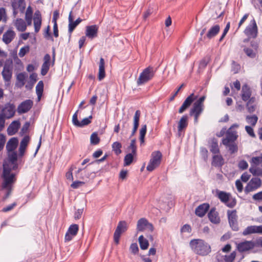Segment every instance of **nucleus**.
<instances>
[{
  "label": "nucleus",
  "instance_id": "f257e3e1",
  "mask_svg": "<svg viewBox=\"0 0 262 262\" xmlns=\"http://www.w3.org/2000/svg\"><path fill=\"white\" fill-rule=\"evenodd\" d=\"M189 245L193 252L201 256H206L211 251L210 246L201 239H192Z\"/></svg>",
  "mask_w": 262,
  "mask_h": 262
},
{
  "label": "nucleus",
  "instance_id": "f03ea898",
  "mask_svg": "<svg viewBox=\"0 0 262 262\" xmlns=\"http://www.w3.org/2000/svg\"><path fill=\"white\" fill-rule=\"evenodd\" d=\"M216 196L221 202L225 204L229 208H232L236 204V200L235 198H233L230 193L217 190Z\"/></svg>",
  "mask_w": 262,
  "mask_h": 262
},
{
  "label": "nucleus",
  "instance_id": "7ed1b4c3",
  "mask_svg": "<svg viewBox=\"0 0 262 262\" xmlns=\"http://www.w3.org/2000/svg\"><path fill=\"white\" fill-rule=\"evenodd\" d=\"M155 71L154 68L150 66L145 68L140 74L137 79V84L138 85L144 84L151 80L154 77Z\"/></svg>",
  "mask_w": 262,
  "mask_h": 262
},
{
  "label": "nucleus",
  "instance_id": "20e7f679",
  "mask_svg": "<svg viewBox=\"0 0 262 262\" xmlns=\"http://www.w3.org/2000/svg\"><path fill=\"white\" fill-rule=\"evenodd\" d=\"M162 158V154L160 151H153L151 154V158L146 167L147 170L152 171L158 167L161 162Z\"/></svg>",
  "mask_w": 262,
  "mask_h": 262
},
{
  "label": "nucleus",
  "instance_id": "39448f33",
  "mask_svg": "<svg viewBox=\"0 0 262 262\" xmlns=\"http://www.w3.org/2000/svg\"><path fill=\"white\" fill-rule=\"evenodd\" d=\"M9 170L5 169L3 171L2 177L3 178V182L2 183L3 189L8 188L11 187V185L16 181V174L15 173H10Z\"/></svg>",
  "mask_w": 262,
  "mask_h": 262
},
{
  "label": "nucleus",
  "instance_id": "423d86ee",
  "mask_svg": "<svg viewBox=\"0 0 262 262\" xmlns=\"http://www.w3.org/2000/svg\"><path fill=\"white\" fill-rule=\"evenodd\" d=\"M238 125L236 124H233L227 131L226 137L222 139V143L223 145H227L229 142H235L237 137V132L233 130L234 127H237Z\"/></svg>",
  "mask_w": 262,
  "mask_h": 262
},
{
  "label": "nucleus",
  "instance_id": "0eeeda50",
  "mask_svg": "<svg viewBox=\"0 0 262 262\" xmlns=\"http://www.w3.org/2000/svg\"><path fill=\"white\" fill-rule=\"evenodd\" d=\"M128 228L127 224L125 221H120L114 233V240L116 244L119 242L121 235L125 232Z\"/></svg>",
  "mask_w": 262,
  "mask_h": 262
},
{
  "label": "nucleus",
  "instance_id": "6e6552de",
  "mask_svg": "<svg viewBox=\"0 0 262 262\" xmlns=\"http://www.w3.org/2000/svg\"><path fill=\"white\" fill-rule=\"evenodd\" d=\"M244 33L249 38H255L257 37L258 28L254 19L251 20L249 25L245 29Z\"/></svg>",
  "mask_w": 262,
  "mask_h": 262
},
{
  "label": "nucleus",
  "instance_id": "1a4fd4ad",
  "mask_svg": "<svg viewBox=\"0 0 262 262\" xmlns=\"http://www.w3.org/2000/svg\"><path fill=\"white\" fill-rule=\"evenodd\" d=\"M12 60L9 62H6L4 64L2 75L5 82H9L11 81L13 73Z\"/></svg>",
  "mask_w": 262,
  "mask_h": 262
},
{
  "label": "nucleus",
  "instance_id": "9d476101",
  "mask_svg": "<svg viewBox=\"0 0 262 262\" xmlns=\"http://www.w3.org/2000/svg\"><path fill=\"white\" fill-rule=\"evenodd\" d=\"M15 113V106L13 103H7L2 110L0 114H2L5 118L10 119L12 118Z\"/></svg>",
  "mask_w": 262,
  "mask_h": 262
},
{
  "label": "nucleus",
  "instance_id": "9b49d317",
  "mask_svg": "<svg viewBox=\"0 0 262 262\" xmlns=\"http://www.w3.org/2000/svg\"><path fill=\"white\" fill-rule=\"evenodd\" d=\"M228 219L230 226L234 231H237L239 229L238 223H237V215L236 214V211L228 210L227 211Z\"/></svg>",
  "mask_w": 262,
  "mask_h": 262
},
{
  "label": "nucleus",
  "instance_id": "f8f14e48",
  "mask_svg": "<svg viewBox=\"0 0 262 262\" xmlns=\"http://www.w3.org/2000/svg\"><path fill=\"white\" fill-rule=\"evenodd\" d=\"M261 185V181L258 178H252L245 188L246 193L253 191L260 187Z\"/></svg>",
  "mask_w": 262,
  "mask_h": 262
},
{
  "label": "nucleus",
  "instance_id": "ddd939ff",
  "mask_svg": "<svg viewBox=\"0 0 262 262\" xmlns=\"http://www.w3.org/2000/svg\"><path fill=\"white\" fill-rule=\"evenodd\" d=\"M79 230V226L77 224H72L71 225L68 231H67L65 236H64V241L65 242H70L71 241L73 238L75 236Z\"/></svg>",
  "mask_w": 262,
  "mask_h": 262
},
{
  "label": "nucleus",
  "instance_id": "4468645a",
  "mask_svg": "<svg viewBox=\"0 0 262 262\" xmlns=\"http://www.w3.org/2000/svg\"><path fill=\"white\" fill-rule=\"evenodd\" d=\"M237 250L241 253L253 249L254 248V242L253 241H245L237 245Z\"/></svg>",
  "mask_w": 262,
  "mask_h": 262
},
{
  "label": "nucleus",
  "instance_id": "2eb2a0df",
  "mask_svg": "<svg viewBox=\"0 0 262 262\" xmlns=\"http://www.w3.org/2000/svg\"><path fill=\"white\" fill-rule=\"evenodd\" d=\"M33 102L30 99L23 101L17 107V112L19 114L27 113L32 107Z\"/></svg>",
  "mask_w": 262,
  "mask_h": 262
},
{
  "label": "nucleus",
  "instance_id": "dca6fc26",
  "mask_svg": "<svg viewBox=\"0 0 262 262\" xmlns=\"http://www.w3.org/2000/svg\"><path fill=\"white\" fill-rule=\"evenodd\" d=\"M203 106L195 103H193L192 107L190 110L189 115L191 116H194L195 123L198 122L199 117L203 112Z\"/></svg>",
  "mask_w": 262,
  "mask_h": 262
},
{
  "label": "nucleus",
  "instance_id": "f3484780",
  "mask_svg": "<svg viewBox=\"0 0 262 262\" xmlns=\"http://www.w3.org/2000/svg\"><path fill=\"white\" fill-rule=\"evenodd\" d=\"M98 26L96 25L86 26L85 36L91 39L96 37L98 35Z\"/></svg>",
  "mask_w": 262,
  "mask_h": 262
},
{
  "label": "nucleus",
  "instance_id": "a211bd4d",
  "mask_svg": "<svg viewBox=\"0 0 262 262\" xmlns=\"http://www.w3.org/2000/svg\"><path fill=\"white\" fill-rule=\"evenodd\" d=\"M69 28L68 32L71 36L72 33L74 30L75 28L82 21L80 18H78L75 21H74L73 17L72 14V11L70 12L69 15Z\"/></svg>",
  "mask_w": 262,
  "mask_h": 262
},
{
  "label": "nucleus",
  "instance_id": "6ab92c4d",
  "mask_svg": "<svg viewBox=\"0 0 262 262\" xmlns=\"http://www.w3.org/2000/svg\"><path fill=\"white\" fill-rule=\"evenodd\" d=\"M197 98V96H194L193 93L190 95L184 101L182 106L179 110V113L181 114L183 113L192 104L193 101Z\"/></svg>",
  "mask_w": 262,
  "mask_h": 262
},
{
  "label": "nucleus",
  "instance_id": "aec40b11",
  "mask_svg": "<svg viewBox=\"0 0 262 262\" xmlns=\"http://www.w3.org/2000/svg\"><path fill=\"white\" fill-rule=\"evenodd\" d=\"M51 56L49 54H46L43 57V63L41 68V74L45 76L48 72L50 67Z\"/></svg>",
  "mask_w": 262,
  "mask_h": 262
},
{
  "label": "nucleus",
  "instance_id": "412c9836",
  "mask_svg": "<svg viewBox=\"0 0 262 262\" xmlns=\"http://www.w3.org/2000/svg\"><path fill=\"white\" fill-rule=\"evenodd\" d=\"M261 225L260 226H249L246 228L242 232L244 236H246L253 233L261 234Z\"/></svg>",
  "mask_w": 262,
  "mask_h": 262
},
{
  "label": "nucleus",
  "instance_id": "4be33fe9",
  "mask_svg": "<svg viewBox=\"0 0 262 262\" xmlns=\"http://www.w3.org/2000/svg\"><path fill=\"white\" fill-rule=\"evenodd\" d=\"M188 124V116H183L178 122V134L179 137L181 136L182 132L186 128Z\"/></svg>",
  "mask_w": 262,
  "mask_h": 262
},
{
  "label": "nucleus",
  "instance_id": "5701e85b",
  "mask_svg": "<svg viewBox=\"0 0 262 262\" xmlns=\"http://www.w3.org/2000/svg\"><path fill=\"white\" fill-rule=\"evenodd\" d=\"M41 21L42 19L41 13L39 10H36L35 12L33 18L34 30L36 33L38 32L40 29Z\"/></svg>",
  "mask_w": 262,
  "mask_h": 262
},
{
  "label": "nucleus",
  "instance_id": "b1692460",
  "mask_svg": "<svg viewBox=\"0 0 262 262\" xmlns=\"http://www.w3.org/2000/svg\"><path fill=\"white\" fill-rule=\"evenodd\" d=\"M252 91L250 86L246 83L244 84L242 88L241 97L244 101H247L250 98Z\"/></svg>",
  "mask_w": 262,
  "mask_h": 262
},
{
  "label": "nucleus",
  "instance_id": "393cba45",
  "mask_svg": "<svg viewBox=\"0 0 262 262\" xmlns=\"http://www.w3.org/2000/svg\"><path fill=\"white\" fill-rule=\"evenodd\" d=\"M209 207V205L208 203H204L200 205L195 209V214L199 217H203L208 210Z\"/></svg>",
  "mask_w": 262,
  "mask_h": 262
},
{
  "label": "nucleus",
  "instance_id": "a878e982",
  "mask_svg": "<svg viewBox=\"0 0 262 262\" xmlns=\"http://www.w3.org/2000/svg\"><path fill=\"white\" fill-rule=\"evenodd\" d=\"M20 125V123L19 121H13L12 123L9 125L7 128V133L9 136H12L15 134Z\"/></svg>",
  "mask_w": 262,
  "mask_h": 262
},
{
  "label": "nucleus",
  "instance_id": "bb28decb",
  "mask_svg": "<svg viewBox=\"0 0 262 262\" xmlns=\"http://www.w3.org/2000/svg\"><path fill=\"white\" fill-rule=\"evenodd\" d=\"M208 218L210 221L213 224H219L220 222V218L219 213L215 210V208H211L208 214Z\"/></svg>",
  "mask_w": 262,
  "mask_h": 262
},
{
  "label": "nucleus",
  "instance_id": "cd10ccee",
  "mask_svg": "<svg viewBox=\"0 0 262 262\" xmlns=\"http://www.w3.org/2000/svg\"><path fill=\"white\" fill-rule=\"evenodd\" d=\"M18 144V140L17 138H11L6 144V149L8 152L15 151Z\"/></svg>",
  "mask_w": 262,
  "mask_h": 262
},
{
  "label": "nucleus",
  "instance_id": "c85d7f7f",
  "mask_svg": "<svg viewBox=\"0 0 262 262\" xmlns=\"http://www.w3.org/2000/svg\"><path fill=\"white\" fill-rule=\"evenodd\" d=\"M14 5L21 13L24 12L26 6L25 0H13L11 2L12 7H13Z\"/></svg>",
  "mask_w": 262,
  "mask_h": 262
},
{
  "label": "nucleus",
  "instance_id": "c756f323",
  "mask_svg": "<svg viewBox=\"0 0 262 262\" xmlns=\"http://www.w3.org/2000/svg\"><path fill=\"white\" fill-rule=\"evenodd\" d=\"M104 65V60L102 57H101L100 59V61L99 63V72L98 78L99 81H101L105 77Z\"/></svg>",
  "mask_w": 262,
  "mask_h": 262
},
{
  "label": "nucleus",
  "instance_id": "7c9ffc66",
  "mask_svg": "<svg viewBox=\"0 0 262 262\" xmlns=\"http://www.w3.org/2000/svg\"><path fill=\"white\" fill-rule=\"evenodd\" d=\"M15 35L14 31L8 30L3 36V40L7 45L10 43L14 39Z\"/></svg>",
  "mask_w": 262,
  "mask_h": 262
},
{
  "label": "nucleus",
  "instance_id": "2f4dec72",
  "mask_svg": "<svg viewBox=\"0 0 262 262\" xmlns=\"http://www.w3.org/2000/svg\"><path fill=\"white\" fill-rule=\"evenodd\" d=\"M224 164V160L221 155H214L212 157L211 164L215 167H221Z\"/></svg>",
  "mask_w": 262,
  "mask_h": 262
},
{
  "label": "nucleus",
  "instance_id": "473e14b6",
  "mask_svg": "<svg viewBox=\"0 0 262 262\" xmlns=\"http://www.w3.org/2000/svg\"><path fill=\"white\" fill-rule=\"evenodd\" d=\"M14 26L19 32H24L27 29V24L22 18H17L14 22Z\"/></svg>",
  "mask_w": 262,
  "mask_h": 262
},
{
  "label": "nucleus",
  "instance_id": "72a5a7b5",
  "mask_svg": "<svg viewBox=\"0 0 262 262\" xmlns=\"http://www.w3.org/2000/svg\"><path fill=\"white\" fill-rule=\"evenodd\" d=\"M27 77V75L25 73H20L18 74L16 76V86L19 88H22L25 84V81Z\"/></svg>",
  "mask_w": 262,
  "mask_h": 262
},
{
  "label": "nucleus",
  "instance_id": "f704fd0d",
  "mask_svg": "<svg viewBox=\"0 0 262 262\" xmlns=\"http://www.w3.org/2000/svg\"><path fill=\"white\" fill-rule=\"evenodd\" d=\"M210 151L213 154H219L220 152L218 145V142L216 139L213 138L211 139L210 145Z\"/></svg>",
  "mask_w": 262,
  "mask_h": 262
},
{
  "label": "nucleus",
  "instance_id": "c9c22d12",
  "mask_svg": "<svg viewBox=\"0 0 262 262\" xmlns=\"http://www.w3.org/2000/svg\"><path fill=\"white\" fill-rule=\"evenodd\" d=\"M220 30V27L219 25H216L212 27L208 31L206 34V36L208 38L211 39L212 37L215 36Z\"/></svg>",
  "mask_w": 262,
  "mask_h": 262
},
{
  "label": "nucleus",
  "instance_id": "e433bc0d",
  "mask_svg": "<svg viewBox=\"0 0 262 262\" xmlns=\"http://www.w3.org/2000/svg\"><path fill=\"white\" fill-rule=\"evenodd\" d=\"M44 84L42 80L39 81L36 86V93L37 96V101H40L43 92Z\"/></svg>",
  "mask_w": 262,
  "mask_h": 262
},
{
  "label": "nucleus",
  "instance_id": "4c0bfd02",
  "mask_svg": "<svg viewBox=\"0 0 262 262\" xmlns=\"http://www.w3.org/2000/svg\"><path fill=\"white\" fill-rule=\"evenodd\" d=\"M148 221L145 218H141L137 222V230L138 231H143L146 229Z\"/></svg>",
  "mask_w": 262,
  "mask_h": 262
},
{
  "label": "nucleus",
  "instance_id": "58836bf2",
  "mask_svg": "<svg viewBox=\"0 0 262 262\" xmlns=\"http://www.w3.org/2000/svg\"><path fill=\"white\" fill-rule=\"evenodd\" d=\"M18 164H12L9 161H5L3 165V171L5 169H8L9 170V173H11L12 170H15L18 168Z\"/></svg>",
  "mask_w": 262,
  "mask_h": 262
},
{
  "label": "nucleus",
  "instance_id": "ea45409f",
  "mask_svg": "<svg viewBox=\"0 0 262 262\" xmlns=\"http://www.w3.org/2000/svg\"><path fill=\"white\" fill-rule=\"evenodd\" d=\"M8 161L12 164H18L17 161V154L15 151L8 152Z\"/></svg>",
  "mask_w": 262,
  "mask_h": 262
},
{
  "label": "nucleus",
  "instance_id": "a19ab883",
  "mask_svg": "<svg viewBox=\"0 0 262 262\" xmlns=\"http://www.w3.org/2000/svg\"><path fill=\"white\" fill-rule=\"evenodd\" d=\"M224 145L228 148V151L230 154H233L238 151V146L235 142H229L227 145Z\"/></svg>",
  "mask_w": 262,
  "mask_h": 262
},
{
  "label": "nucleus",
  "instance_id": "79ce46f5",
  "mask_svg": "<svg viewBox=\"0 0 262 262\" xmlns=\"http://www.w3.org/2000/svg\"><path fill=\"white\" fill-rule=\"evenodd\" d=\"M138 240L141 249L146 250L148 248L149 246L148 241L143 235H140Z\"/></svg>",
  "mask_w": 262,
  "mask_h": 262
},
{
  "label": "nucleus",
  "instance_id": "37998d69",
  "mask_svg": "<svg viewBox=\"0 0 262 262\" xmlns=\"http://www.w3.org/2000/svg\"><path fill=\"white\" fill-rule=\"evenodd\" d=\"M147 132V126L146 124L142 125L140 129L139 140L141 145L144 143V138Z\"/></svg>",
  "mask_w": 262,
  "mask_h": 262
},
{
  "label": "nucleus",
  "instance_id": "c03bdc74",
  "mask_svg": "<svg viewBox=\"0 0 262 262\" xmlns=\"http://www.w3.org/2000/svg\"><path fill=\"white\" fill-rule=\"evenodd\" d=\"M122 147L121 144L119 142H115L112 144L113 150L115 153L118 155L121 153V148Z\"/></svg>",
  "mask_w": 262,
  "mask_h": 262
},
{
  "label": "nucleus",
  "instance_id": "a18cd8bd",
  "mask_svg": "<svg viewBox=\"0 0 262 262\" xmlns=\"http://www.w3.org/2000/svg\"><path fill=\"white\" fill-rule=\"evenodd\" d=\"M91 144L92 145H97L99 143L100 139L98 136L96 132L93 133L90 137Z\"/></svg>",
  "mask_w": 262,
  "mask_h": 262
},
{
  "label": "nucleus",
  "instance_id": "49530a36",
  "mask_svg": "<svg viewBox=\"0 0 262 262\" xmlns=\"http://www.w3.org/2000/svg\"><path fill=\"white\" fill-rule=\"evenodd\" d=\"M134 154L133 153H129L127 154L124 159V166H126L129 165L133 161V156Z\"/></svg>",
  "mask_w": 262,
  "mask_h": 262
},
{
  "label": "nucleus",
  "instance_id": "de8ad7c7",
  "mask_svg": "<svg viewBox=\"0 0 262 262\" xmlns=\"http://www.w3.org/2000/svg\"><path fill=\"white\" fill-rule=\"evenodd\" d=\"M257 120L258 117L255 115L252 116H247L246 117L247 122L252 126L255 125L257 122Z\"/></svg>",
  "mask_w": 262,
  "mask_h": 262
},
{
  "label": "nucleus",
  "instance_id": "09e8293b",
  "mask_svg": "<svg viewBox=\"0 0 262 262\" xmlns=\"http://www.w3.org/2000/svg\"><path fill=\"white\" fill-rule=\"evenodd\" d=\"M236 255V252L233 251L229 255H226L224 259L225 262H233L235 258Z\"/></svg>",
  "mask_w": 262,
  "mask_h": 262
},
{
  "label": "nucleus",
  "instance_id": "8fccbe9b",
  "mask_svg": "<svg viewBox=\"0 0 262 262\" xmlns=\"http://www.w3.org/2000/svg\"><path fill=\"white\" fill-rule=\"evenodd\" d=\"M30 51V47L29 46H26L20 48L18 53V55L20 57H23L27 53Z\"/></svg>",
  "mask_w": 262,
  "mask_h": 262
},
{
  "label": "nucleus",
  "instance_id": "3c124183",
  "mask_svg": "<svg viewBox=\"0 0 262 262\" xmlns=\"http://www.w3.org/2000/svg\"><path fill=\"white\" fill-rule=\"evenodd\" d=\"M92 119V116H90L88 118H85L82 119V120L79 122V125L78 127H83L84 126L87 125L91 123V119Z\"/></svg>",
  "mask_w": 262,
  "mask_h": 262
},
{
  "label": "nucleus",
  "instance_id": "603ef678",
  "mask_svg": "<svg viewBox=\"0 0 262 262\" xmlns=\"http://www.w3.org/2000/svg\"><path fill=\"white\" fill-rule=\"evenodd\" d=\"M140 111L139 110H137L136 111L134 117V125L139 126V120L140 117Z\"/></svg>",
  "mask_w": 262,
  "mask_h": 262
},
{
  "label": "nucleus",
  "instance_id": "864d4df0",
  "mask_svg": "<svg viewBox=\"0 0 262 262\" xmlns=\"http://www.w3.org/2000/svg\"><path fill=\"white\" fill-rule=\"evenodd\" d=\"M30 141V137L29 136H25L20 143V146L26 147L28 146V144Z\"/></svg>",
  "mask_w": 262,
  "mask_h": 262
},
{
  "label": "nucleus",
  "instance_id": "5fc2aeb1",
  "mask_svg": "<svg viewBox=\"0 0 262 262\" xmlns=\"http://www.w3.org/2000/svg\"><path fill=\"white\" fill-rule=\"evenodd\" d=\"M244 51L248 57L250 58H254L255 57V53L252 49L248 48H244Z\"/></svg>",
  "mask_w": 262,
  "mask_h": 262
},
{
  "label": "nucleus",
  "instance_id": "6e6d98bb",
  "mask_svg": "<svg viewBox=\"0 0 262 262\" xmlns=\"http://www.w3.org/2000/svg\"><path fill=\"white\" fill-rule=\"evenodd\" d=\"M129 148L132 150V152L134 155H136L137 147L136 145V140L133 139L131 141Z\"/></svg>",
  "mask_w": 262,
  "mask_h": 262
},
{
  "label": "nucleus",
  "instance_id": "4d7b16f0",
  "mask_svg": "<svg viewBox=\"0 0 262 262\" xmlns=\"http://www.w3.org/2000/svg\"><path fill=\"white\" fill-rule=\"evenodd\" d=\"M130 252L134 254L138 253L139 251L138 246L137 243H133L130 245L129 248Z\"/></svg>",
  "mask_w": 262,
  "mask_h": 262
},
{
  "label": "nucleus",
  "instance_id": "13d9d810",
  "mask_svg": "<svg viewBox=\"0 0 262 262\" xmlns=\"http://www.w3.org/2000/svg\"><path fill=\"white\" fill-rule=\"evenodd\" d=\"M238 167L240 169L245 170L248 167V164L245 160H241L238 164Z\"/></svg>",
  "mask_w": 262,
  "mask_h": 262
},
{
  "label": "nucleus",
  "instance_id": "bf43d9fd",
  "mask_svg": "<svg viewBox=\"0 0 262 262\" xmlns=\"http://www.w3.org/2000/svg\"><path fill=\"white\" fill-rule=\"evenodd\" d=\"M261 161H262V156L261 157H253L251 159V163L252 164H254L255 165H258Z\"/></svg>",
  "mask_w": 262,
  "mask_h": 262
},
{
  "label": "nucleus",
  "instance_id": "052dcab7",
  "mask_svg": "<svg viewBox=\"0 0 262 262\" xmlns=\"http://www.w3.org/2000/svg\"><path fill=\"white\" fill-rule=\"evenodd\" d=\"M77 113L78 111H77L76 113L73 115L72 117V122L75 126L78 127L80 121H79L78 120Z\"/></svg>",
  "mask_w": 262,
  "mask_h": 262
},
{
  "label": "nucleus",
  "instance_id": "680f3d73",
  "mask_svg": "<svg viewBox=\"0 0 262 262\" xmlns=\"http://www.w3.org/2000/svg\"><path fill=\"white\" fill-rule=\"evenodd\" d=\"M16 206V203H13L4 208H3L2 211L4 212H6L12 210L15 206Z\"/></svg>",
  "mask_w": 262,
  "mask_h": 262
},
{
  "label": "nucleus",
  "instance_id": "e2e57ef3",
  "mask_svg": "<svg viewBox=\"0 0 262 262\" xmlns=\"http://www.w3.org/2000/svg\"><path fill=\"white\" fill-rule=\"evenodd\" d=\"M181 232L190 233L191 231V228L189 225L185 224L181 228Z\"/></svg>",
  "mask_w": 262,
  "mask_h": 262
},
{
  "label": "nucleus",
  "instance_id": "0e129e2a",
  "mask_svg": "<svg viewBox=\"0 0 262 262\" xmlns=\"http://www.w3.org/2000/svg\"><path fill=\"white\" fill-rule=\"evenodd\" d=\"M83 209H77L74 213V218L75 220H78L81 218V215L83 213Z\"/></svg>",
  "mask_w": 262,
  "mask_h": 262
},
{
  "label": "nucleus",
  "instance_id": "69168bd1",
  "mask_svg": "<svg viewBox=\"0 0 262 262\" xmlns=\"http://www.w3.org/2000/svg\"><path fill=\"white\" fill-rule=\"evenodd\" d=\"M252 198L255 201H262V191L254 194Z\"/></svg>",
  "mask_w": 262,
  "mask_h": 262
},
{
  "label": "nucleus",
  "instance_id": "338daca9",
  "mask_svg": "<svg viewBox=\"0 0 262 262\" xmlns=\"http://www.w3.org/2000/svg\"><path fill=\"white\" fill-rule=\"evenodd\" d=\"M250 174H248V172H245L241 176V180L244 182H247L250 179Z\"/></svg>",
  "mask_w": 262,
  "mask_h": 262
},
{
  "label": "nucleus",
  "instance_id": "774afa93",
  "mask_svg": "<svg viewBox=\"0 0 262 262\" xmlns=\"http://www.w3.org/2000/svg\"><path fill=\"white\" fill-rule=\"evenodd\" d=\"M253 242H254V248L255 247L262 248V238L261 237L257 238L255 241H253Z\"/></svg>",
  "mask_w": 262,
  "mask_h": 262
}]
</instances>
